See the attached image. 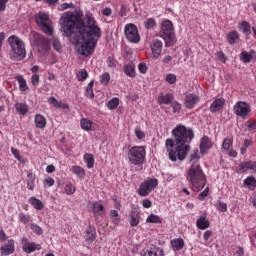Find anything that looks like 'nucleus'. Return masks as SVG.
Returning a JSON list of instances; mask_svg holds the SVG:
<instances>
[{
  "label": "nucleus",
  "instance_id": "nucleus-1",
  "mask_svg": "<svg viewBox=\"0 0 256 256\" xmlns=\"http://www.w3.org/2000/svg\"><path fill=\"white\" fill-rule=\"evenodd\" d=\"M83 11L74 10L64 13L60 18V31L66 37H72L80 55H91L95 51L97 39L101 37V28L97 26L93 14L87 13L83 21Z\"/></svg>",
  "mask_w": 256,
  "mask_h": 256
},
{
  "label": "nucleus",
  "instance_id": "nucleus-2",
  "mask_svg": "<svg viewBox=\"0 0 256 256\" xmlns=\"http://www.w3.org/2000/svg\"><path fill=\"white\" fill-rule=\"evenodd\" d=\"M173 139L168 138L165 142V147L168 152L170 161H185V158L191 151V146L186 143H191L195 137V133L191 128L183 125H178L172 130Z\"/></svg>",
  "mask_w": 256,
  "mask_h": 256
},
{
  "label": "nucleus",
  "instance_id": "nucleus-3",
  "mask_svg": "<svg viewBox=\"0 0 256 256\" xmlns=\"http://www.w3.org/2000/svg\"><path fill=\"white\" fill-rule=\"evenodd\" d=\"M187 179L191 183L193 191H201L207 183V178L199 164H192Z\"/></svg>",
  "mask_w": 256,
  "mask_h": 256
},
{
  "label": "nucleus",
  "instance_id": "nucleus-4",
  "mask_svg": "<svg viewBox=\"0 0 256 256\" xmlns=\"http://www.w3.org/2000/svg\"><path fill=\"white\" fill-rule=\"evenodd\" d=\"M159 36L165 41L166 47H171L177 43L175 28H173V22L171 20H164L162 22Z\"/></svg>",
  "mask_w": 256,
  "mask_h": 256
},
{
  "label": "nucleus",
  "instance_id": "nucleus-5",
  "mask_svg": "<svg viewBox=\"0 0 256 256\" xmlns=\"http://www.w3.org/2000/svg\"><path fill=\"white\" fill-rule=\"evenodd\" d=\"M8 43L12 49L11 59H15L16 61H23L27 55V51L25 50V43H23L22 40L17 36H10L8 38Z\"/></svg>",
  "mask_w": 256,
  "mask_h": 256
},
{
  "label": "nucleus",
  "instance_id": "nucleus-6",
  "mask_svg": "<svg viewBox=\"0 0 256 256\" xmlns=\"http://www.w3.org/2000/svg\"><path fill=\"white\" fill-rule=\"evenodd\" d=\"M145 147L134 146L128 151V161L132 165H143L145 163Z\"/></svg>",
  "mask_w": 256,
  "mask_h": 256
},
{
  "label": "nucleus",
  "instance_id": "nucleus-7",
  "mask_svg": "<svg viewBox=\"0 0 256 256\" xmlns=\"http://www.w3.org/2000/svg\"><path fill=\"white\" fill-rule=\"evenodd\" d=\"M35 21L38 27L46 33V35H53V25L51 24V19H49V15L43 12H39L36 15Z\"/></svg>",
  "mask_w": 256,
  "mask_h": 256
},
{
  "label": "nucleus",
  "instance_id": "nucleus-8",
  "mask_svg": "<svg viewBox=\"0 0 256 256\" xmlns=\"http://www.w3.org/2000/svg\"><path fill=\"white\" fill-rule=\"evenodd\" d=\"M233 111L237 117H241V119H249L251 106L245 101H238L234 105Z\"/></svg>",
  "mask_w": 256,
  "mask_h": 256
},
{
  "label": "nucleus",
  "instance_id": "nucleus-9",
  "mask_svg": "<svg viewBox=\"0 0 256 256\" xmlns=\"http://www.w3.org/2000/svg\"><path fill=\"white\" fill-rule=\"evenodd\" d=\"M34 43L40 55H45V53L49 52V49H51L49 39L45 38L43 35L37 33L34 34Z\"/></svg>",
  "mask_w": 256,
  "mask_h": 256
},
{
  "label": "nucleus",
  "instance_id": "nucleus-10",
  "mask_svg": "<svg viewBox=\"0 0 256 256\" xmlns=\"http://www.w3.org/2000/svg\"><path fill=\"white\" fill-rule=\"evenodd\" d=\"M157 185H158V181L156 178H152L144 181L139 186L138 195H140V197H147V195H149V193H151V191L155 189Z\"/></svg>",
  "mask_w": 256,
  "mask_h": 256
},
{
  "label": "nucleus",
  "instance_id": "nucleus-11",
  "mask_svg": "<svg viewBox=\"0 0 256 256\" xmlns=\"http://www.w3.org/2000/svg\"><path fill=\"white\" fill-rule=\"evenodd\" d=\"M124 33L130 43H139V41H141L139 30L135 24H127L124 28Z\"/></svg>",
  "mask_w": 256,
  "mask_h": 256
},
{
  "label": "nucleus",
  "instance_id": "nucleus-12",
  "mask_svg": "<svg viewBox=\"0 0 256 256\" xmlns=\"http://www.w3.org/2000/svg\"><path fill=\"white\" fill-rule=\"evenodd\" d=\"M152 55L154 59H159L161 56V52L163 51V42L161 40H153L150 45Z\"/></svg>",
  "mask_w": 256,
  "mask_h": 256
},
{
  "label": "nucleus",
  "instance_id": "nucleus-13",
  "mask_svg": "<svg viewBox=\"0 0 256 256\" xmlns=\"http://www.w3.org/2000/svg\"><path fill=\"white\" fill-rule=\"evenodd\" d=\"M1 253L2 255H11L15 253V241L9 240L7 244L1 246Z\"/></svg>",
  "mask_w": 256,
  "mask_h": 256
},
{
  "label": "nucleus",
  "instance_id": "nucleus-14",
  "mask_svg": "<svg viewBox=\"0 0 256 256\" xmlns=\"http://www.w3.org/2000/svg\"><path fill=\"white\" fill-rule=\"evenodd\" d=\"M196 103H199V96L194 95V94L186 95L185 107L187 109H193V107H195Z\"/></svg>",
  "mask_w": 256,
  "mask_h": 256
},
{
  "label": "nucleus",
  "instance_id": "nucleus-15",
  "mask_svg": "<svg viewBox=\"0 0 256 256\" xmlns=\"http://www.w3.org/2000/svg\"><path fill=\"white\" fill-rule=\"evenodd\" d=\"M223 105H225V98H218L214 100L210 106L211 113H217V111H221V109H223Z\"/></svg>",
  "mask_w": 256,
  "mask_h": 256
},
{
  "label": "nucleus",
  "instance_id": "nucleus-16",
  "mask_svg": "<svg viewBox=\"0 0 256 256\" xmlns=\"http://www.w3.org/2000/svg\"><path fill=\"white\" fill-rule=\"evenodd\" d=\"M211 147H213V142H211V139H209V137L204 136L201 139V143H200V152L203 153H207V151H209V149H211Z\"/></svg>",
  "mask_w": 256,
  "mask_h": 256
},
{
  "label": "nucleus",
  "instance_id": "nucleus-17",
  "mask_svg": "<svg viewBox=\"0 0 256 256\" xmlns=\"http://www.w3.org/2000/svg\"><path fill=\"white\" fill-rule=\"evenodd\" d=\"M211 223L207 220L206 215H201L200 219L196 221V226L198 229H201L202 231L205 229H209Z\"/></svg>",
  "mask_w": 256,
  "mask_h": 256
},
{
  "label": "nucleus",
  "instance_id": "nucleus-18",
  "mask_svg": "<svg viewBox=\"0 0 256 256\" xmlns=\"http://www.w3.org/2000/svg\"><path fill=\"white\" fill-rule=\"evenodd\" d=\"M141 221V216L139 215V211L131 210L130 212V225L131 227H137Z\"/></svg>",
  "mask_w": 256,
  "mask_h": 256
},
{
  "label": "nucleus",
  "instance_id": "nucleus-19",
  "mask_svg": "<svg viewBox=\"0 0 256 256\" xmlns=\"http://www.w3.org/2000/svg\"><path fill=\"white\" fill-rule=\"evenodd\" d=\"M171 245L173 251H181V249L185 247V241L183 240V238H176L171 240Z\"/></svg>",
  "mask_w": 256,
  "mask_h": 256
},
{
  "label": "nucleus",
  "instance_id": "nucleus-20",
  "mask_svg": "<svg viewBox=\"0 0 256 256\" xmlns=\"http://www.w3.org/2000/svg\"><path fill=\"white\" fill-rule=\"evenodd\" d=\"M159 105H171L173 103V94H165L158 97Z\"/></svg>",
  "mask_w": 256,
  "mask_h": 256
},
{
  "label": "nucleus",
  "instance_id": "nucleus-21",
  "mask_svg": "<svg viewBox=\"0 0 256 256\" xmlns=\"http://www.w3.org/2000/svg\"><path fill=\"white\" fill-rule=\"evenodd\" d=\"M123 71L127 77H135V64L133 62H129L124 65Z\"/></svg>",
  "mask_w": 256,
  "mask_h": 256
},
{
  "label": "nucleus",
  "instance_id": "nucleus-22",
  "mask_svg": "<svg viewBox=\"0 0 256 256\" xmlns=\"http://www.w3.org/2000/svg\"><path fill=\"white\" fill-rule=\"evenodd\" d=\"M39 250H41V245L35 244L33 242L27 243L26 245L23 246V251H25V253H33L34 251Z\"/></svg>",
  "mask_w": 256,
  "mask_h": 256
},
{
  "label": "nucleus",
  "instance_id": "nucleus-23",
  "mask_svg": "<svg viewBox=\"0 0 256 256\" xmlns=\"http://www.w3.org/2000/svg\"><path fill=\"white\" fill-rule=\"evenodd\" d=\"M35 125L38 129H45L47 125V120L44 118L43 115L37 114L35 116Z\"/></svg>",
  "mask_w": 256,
  "mask_h": 256
},
{
  "label": "nucleus",
  "instance_id": "nucleus-24",
  "mask_svg": "<svg viewBox=\"0 0 256 256\" xmlns=\"http://www.w3.org/2000/svg\"><path fill=\"white\" fill-rule=\"evenodd\" d=\"M15 109L19 115H27L29 113V107L25 103H16Z\"/></svg>",
  "mask_w": 256,
  "mask_h": 256
},
{
  "label": "nucleus",
  "instance_id": "nucleus-25",
  "mask_svg": "<svg viewBox=\"0 0 256 256\" xmlns=\"http://www.w3.org/2000/svg\"><path fill=\"white\" fill-rule=\"evenodd\" d=\"M29 203H31V205L38 211H41V209H43L45 207L43 202L41 200L37 199L36 197H30Z\"/></svg>",
  "mask_w": 256,
  "mask_h": 256
},
{
  "label": "nucleus",
  "instance_id": "nucleus-26",
  "mask_svg": "<svg viewBox=\"0 0 256 256\" xmlns=\"http://www.w3.org/2000/svg\"><path fill=\"white\" fill-rule=\"evenodd\" d=\"M92 206H93L92 211L94 215H101V213L105 211V207H103V204H100L99 202H93Z\"/></svg>",
  "mask_w": 256,
  "mask_h": 256
},
{
  "label": "nucleus",
  "instance_id": "nucleus-27",
  "mask_svg": "<svg viewBox=\"0 0 256 256\" xmlns=\"http://www.w3.org/2000/svg\"><path fill=\"white\" fill-rule=\"evenodd\" d=\"M97 237V233L95 232V228H88L86 230V235H85V239L86 241H95Z\"/></svg>",
  "mask_w": 256,
  "mask_h": 256
},
{
  "label": "nucleus",
  "instance_id": "nucleus-28",
  "mask_svg": "<svg viewBox=\"0 0 256 256\" xmlns=\"http://www.w3.org/2000/svg\"><path fill=\"white\" fill-rule=\"evenodd\" d=\"M226 39L230 45H234L237 39H239V33H237V31H232L226 36Z\"/></svg>",
  "mask_w": 256,
  "mask_h": 256
},
{
  "label": "nucleus",
  "instance_id": "nucleus-29",
  "mask_svg": "<svg viewBox=\"0 0 256 256\" xmlns=\"http://www.w3.org/2000/svg\"><path fill=\"white\" fill-rule=\"evenodd\" d=\"M240 31H242L246 36L251 35V25H249V22L243 21L240 24Z\"/></svg>",
  "mask_w": 256,
  "mask_h": 256
},
{
  "label": "nucleus",
  "instance_id": "nucleus-30",
  "mask_svg": "<svg viewBox=\"0 0 256 256\" xmlns=\"http://www.w3.org/2000/svg\"><path fill=\"white\" fill-rule=\"evenodd\" d=\"M84 161L87 163L88 169H93L95 165V158H93L92 154H85Z\"/></svg>",
  "mask_w": 256,
  "mask_h": 256
},
{
  "label": "nucleus",
  "instance_id": "nucleus-31",
  "mask_svg": "<svg viewBox=\"0 0 256 256\" xmlns=\"http://www.w3.org/2000/svg\"><path fill=\"white\" fill-rule=\"evenodd\" d=\"M27 177H28V180H27L28 189H30V191H33L35 189V175L30 172L27 175Z\"/></svg>",
  "mask_w": 256,
  "mask_h": 256
},
{
  "label": "nucleus",
  "instance_id": "nucleus-32",
  "mask_svg": "<svg viewBox=\"0 0 256 256\" xmlns=\"http://www.w3.org/2000/svg\"><path fill=\"white\" fill-rule=\"evenodd\" d=\"M49 103L51 105H53V107H59V108L62 107L63 109H67V107H69V106H67V104L61 103L60 101L55 99V97H53V96L49 98Z\"/></svg>",
  "mask_w": 256,
  "mask_h": 256
},
{
  "label": "nucleus",
  "instance_id": "nucleus-33",
  "mask_svg": "<svg viewBox=\"0 0 256 256\" xmlns=\"http://www.w3.org/2000/svg\"><path fill=\"white\" fill-rule=\"evenodd\" d=\"M239 171H249V169L253 170V162L251 161H246V162H242L240 165H239Z\"/></svg>",
  "mask_w": 256,
  "mask_h": 256
},
{
  "label": "nucleus",
  "instance_id": "nucleus-34",
  "mask_svg": "<svg viewBox=\"0 0 256 256\" xmlns=\"http://www.w3.org/2000/svg\"><path fill=\"white\" fill-rule=\"evenodd\" d=\"M80 125L84 131H91L92 124L87 118H83L80 121Z\"/></svg>",
  "mask_w": 256,
  "mask_h": 256
},
{
  "label": "nucleus",
  "instance_id": "nucleus-35",
  "mask_svg": "<svg viewBox=\"0 0 256 256\" xmlns=\"http://www.w3.org/2000/svg\"><path fill=\"white\" fill-rule=\"evenodd\" d=\"M17 81L19 83L20 91H27L29 87L27 86V81H25V78L23 76H18Z\"/></svg>",
  "mask_w": 256,
  "mask_h": 256
},
{
  "label": "nucleus",
  "instance_id": "nucleus-36",
  "mask_svg": "<svg viewBox=\"0 0 256 256\" xmlns=\"http://www.w3.org/2000/svg\"><path fill=\"white\" fill-rule=\"evenodd\" d=\"M72 173H74V175H77V177H85V170L81 168V166H73Z\"/></svg>",
  "mask_w": 256,
  "mask_h": 256
},
{
  "label": "nucleus",
  "instance_id": "nucleus-37",
  "mask_svg": "<svg viewBox=\"0 0 256 256\" xmlns=\"http://www.w3.org/2000/svg\"><path fill=\"white\" fill-rule=\"evenodd\" d=\"M107 107L110 110L117 109L119 107V98H112L108 103Z\"/></svg>",
  "mask_w": 256,
  "mask_h": 256
},
{
  "label": "nucleus",
  "instance_id": "nucleus-38",
  "mask_svg": "<svg viewBox=\"0 0 256 256\" xmlns=\"http://www.w3.org/2000/svg\"><path fill=\"white\" fill-rule=\"evenodd\" d=\"M240 59L241 61H243V63H250L251 59H253V55H251L249 52H242L240 55Z\"/></svg>",
  "mask_w": 256,
  "mask_h": 256
},
{
  "label": "nucleus",
  "instance_id": "nucleus-39",
  "mask_svg": "<svg viewBox=\"0 0 256 256\" xmlns=\"http://www.w3.org/2000/svg\"><path fill=\"white\" fill-rule=\"evenodd\" d=\"M77 80L78 81H85L87 77H89V74L87 73V70L81 69L77 74H76Z\"/></svg>",
  "mask_w": 256,
  "mask_h": 256
},
{
  "label": "nucleus",
  "instance_id": "nucleus-40",
  "mask_svg": "<svg viewBox=\"0 0 256 256\" xmlns=\"http://www.w3.org/2000/svg\"><path fill=\"white\" fill-rule=\"evenodd\" d=\"M201 159V156H199V150L196 149L191 155H190V161L193 162L192 165H198L197 161Z\"/></svg>",
  "mask_w": 256,
  "mask_h": 256
},
{
  "label": "nucleus",
  "instance_id": "nucleus-41",
  "mask_svg": "<svg viewBox=\"0 0 256 256\" xmlns=\"http://www.w3.org/2000/svg\"><path fill=\"white\" fill-rule=\"evenodd\" d=\"M146 223H161V218L155 214H150L146 219Z\"/></svg>",
  "mask_w": 256,
  "mask_h": 256
},
{
  "label": "nucleus",
  "instance_id": "nucleus-42",
  "mask_svg": "<svg viewBox=\"0 0 256 256\" xmlns=\"http://www.w3.org/2000/svg\"><path fill=\"white\" fill-rule=\"evenodd\" d=\"M232 143L233 140H231L229 137H226L222 142V149H224V151H229Z\"/></svg>",
  "mask_w": 256,
  "mask_h": 256
},
{
  "label": "nucleus",
  "instance_id": "nucleus-43",
  "mask_svg": "<svg viewBox=\"0 0 256 256\" xmlns=\"http://www.w3.org/2000/svg\"><path fill=\"white\" fill-rule=\"evenodd\" d=\"M110 216L113 220V223H115V225H117L121 221V218H119V212L117 210H112L110 212Z\"/></svg>",
  "mask_w": 256,
  "mask_h": 256
},
{
  "label": "nucleus",
  "instance_id": "nucleus-44",
  "mask_svg": "<svg viewBox=\"0 0 256 256\" xmlns=\"http://www.w3.org/2000/svg\"><path fill=\"white\" fill-rule=\"evenodd\" d=\"M100 82L103 84V85H109V81H111V75H109L108 72L102 74L100 76Z\"/></svg>",
  "mask_w": 256,
  "mask_h": 256
},
{
  "label": "nucleus",
  "instance_id": "nucleus-45",
  "mask_svg": "<svg viewBox=\"0 0 256 256\" xmlns=\"http://www.w3.org/2000/svg\"><path fill=\"white\" fill-rule=\"evenodd\" d=\"M51 44L53 49H55V51H61V42L59 41V39H57L56 37H53L51 40Z\"/></svg>",
  "mask_w": 256,
  "mask_h": 256
},
{
  "label": "nucleus",
  "instance_id": "nucleus-46",
  "mask_svg": "<svg viewBox=\"0 0 256 256\" xmlns=\"http://www.w3.org/2000/svg\"><path fill=\"white\" fill-rule=\"evenodd\" d=\"M244 185H247L248 187H256V180L255 177L251 176L244 180Z\"/></svg>",
  "mask_w": 256,
  "mask_h": 256
},
{
  "label": "nucleus",
  "instance_id": "nucleus-47",
  "mask_svg": "<svg viewBox=\"0 0 256 256\" xmlns=\"http://www.w3.org/2000/svg\"><path fill=\"white\" fill-rule=\"evenodd\" d=\"M30 228L36 235H43V229L37 224H31Z\"/></svg>",
  "mask_w": 256,
  "mask_h": 256
},
{
  "label": "nucleus",
  "instance_id": "nucleus-48",
  "mask_svg": "<svg viewBox=\"0 0 256 256\" xmlns=\"http://www.w3.org/2000/svg\"><path fill=\"white\" fill-rule=\"evenodd\" d=\"M64 191L67 195H73L75 193V186L73 184H66Z\"/></svg>",
  "mask_w": 256,
  "mask_h": 256
},
{
  "label": "nucleus",
  "instance_id": "nucleus-49",
  "mask_svg": "<svg viewBox=\"0 0 256 256\" xmlns=\"http://www.w3.org/2000/svg\"><path fill=\"white\" fill-rule=\"evenodd\" d=\"M166 81L170 85H173V83L177 82V75H175V74H167L166 75Z\"/></svg>",
  "mask_w": 256,
  "mask_h": 256
},
{
  "label": "nucleus",
  "instance_id": "nucleus-50",
  "mask_svg": "<svg viewBox=\"0 0 256 256\" xmlns=\"http://www.w3.org/2000/svg\"><path fill=\"white\" fill-rule=\"evenodd\" d=\"M156 25H157V22H155V19H153V18H149L145 22L146 29H153V27H155Z\"/></svg>",
  "mask_w": 256,
  "mask_h": 256
},
{
  "label": "nucleus",
  "instance_id": "nucleus-51",
  "mask_svg": "<svg viewBox=\"0 0 256 256\" xmlns=\"http://www.w3.org/2000/svg\"><path fill=\"white\" fill-rule=\"evenodd\" d=\"M245 126L247 127L248 131H256V121L254 122L247 121L245 123Z\"/></svg>",
  "mask_w": 256,
  "mask_h": 256
},
{
  "label": "nucleus",
  "instance_id": "nucleus-52",
  "mask_svg": "<svg viewBox=\"0 0 256 256\" xmlns=\"http://www.w3.org/2000/svg\"><path fill=\"white\" fill-rule=\"evenodd\" d=\"M217 209H218V211L225 213L227 211V203L219 201L217 204Z\"/></svg>",
  "mask_w": 256,
  "mask_h": 256
},
{
  "label": "nucleus",
  "instance_id": "nucleus-53",
  "mask_svg": "<svg viewBox=\"0 0 256 256\" xmlns=\"http://www.w3.org/2000/svg\"><path fill=\"white\" fill-rule=\"evenodd\" d=\"M207 195H209V187H206L205 190L199 194L198 199L203 201Z\"/></svg>",
  "mask_w": 256,
  "mask_h": 256
},
{
  "label": "nucleus",
  "instance_id": "nucleus-54",
  "mask_svg": "<svg viewBox=\"0 0 256 256\" xmlns=\"http://www.w3.org/2000/svg\"><path fill=\"white\" fill-rule=\"evenodd\" d=\"M106 63L110 69L115 68V59L111 56H109L106 60Z\"/></svg>",
  "mask_w": 256,
  "mask_h": 256
},
{
  "label": "nucleus",
  "instance_id": "nucleus-55",
  "mask_svg": "<svg viewBox=\"0 0 256 256\" xmlns=\"http://www.w3.org/2000/svg\"><path fill=\"white\" fill-rule=\"evenodd\" d=\"M171 106L174 113H179V111H181V104H179V102H172Z\"/></svg>",
  "mask_w": 256,
  "mask_h": 256
},
{
  "label": "nucleus",
  "instance_id": "nucleus-56",
  "mask_svg": "<svg viewBox=\"0 0 256 256\" xmlns=\"http://www.w3.org/2000/svg\"><path fill=\"white\" fill-rule=\"evenodd\" d=\"M31 83H32V85H34V86L39 85V74H34V75H32V77H31Z\"/></svg>",
  "mask_w": 256,
  "mask_h": 256
},
{
  "label": "nucleus",
  "instance_id": "nucleus-57",
  "mask_svg": "<svg viewBox=\"0 0 256 256\" xmlns=\"http://www.w3.org/2000/svg\"><path fill=\"white\" fill-rule=\"evenodd\" d=\"M135 135H136L137 139H143L145 137V133L143 131H141L140 128L135 129Z\"/></svg>",
  "mask_w": 256,
  "mask_h": 256
},
{
  "label": "nucleus",
  "instance_id": "nucleus-58",
  "mask_svg": "<svg viewBox=\"0 0 256 256\" xmlns=\"http://www.w3.org/2000/svg\"><path fill=\"white\" fill-rule=\"evenodd\" d=\"M138 69H139L140 73H144V74L147 73V64L140 63L138 65Z\"/></svg>",
  "mask_w": 256,
  "mask_h": 256
},
{
  "label": "nucleus",
  "instance_id": "nucleus-59",
  "mask_svg": "<svg viewBox=\"0 0 256 256\" xmlns=\"http://www.w3.org/2000/svg\"><path fill=\"white\" fill-rule=\"evenodd\" d=\"M216 55L219 61H222V63H225L227 61V58L225 57V54L223 52H217Z\"/></svg>",
  "mask_w": 256,
  "mask_h": 256
},
{
  "label": "nucleus",
  "instance_id": "nucleus-60",
  "mask_svg": "<svg viewBox=\"0 0 256 256\" xmlns=\"http://www.w3.org/2000/svg\"><path fill=\"white\" fill-rule=\"evenodd\" d=\"M12 154L14 155V157L16 159H18V161H21V154L19 153V150L15 149V148H11Z\"/></svg>",
  "mask_w": 256,
  "mask_h": 256
},
{
  "label": "nucleus",
  "instance_id": "nucleus-61",
  "mask_svg": "<svg viewBox=\"0 0 256 256\" xmlns=\"http://www.w3.org/2000/svg\"><path fill=\"white\" fill-rule=\"evenodd\" d=\"M86 97L89 99H94L95 94L93 93V90L91 88H86Z\"/></svg>",
  "mask_w": 256,
  "mask_h": 256
},
{
  "label": "nucleus",
  "instance_id": "nucleus-62",
  "mask_svg": "<svg viewBox=\"0 0 256 256\" xmlns=\"http://www.w3.org/2000/svg\"><path fill=\"white\" fill-rule=\"evenodd\" d=\"M142 205H143L144 209H150V207L152 205L151 200H149V199L143 200Z\"/></svg>",
  "mask_w": 256,
  "mask_h": 256
},
{
  "label": "nucleus",
  "instance_id": "nucleus-63",
  "mask_svg": "<svg viewBox=\"0 0 256 256\" xmlns=\"http://www.w3.org/2000/svg\"><path fill=\"white\" fill-rule=\"evenodd\" d=\"M19 217H20L21 223H29V216L25 214H20Z\"/></svg>",
  "mask_w": 256,
  "mask_h": 256
},
{
  "label": "nucleus",
  "instance_id": "nucleus-64",
  "mask_svg": "<svg viewBox=\"0 0 256 256\" xmlns=\"http://www.w3.org/2000/svg\"><path fill=\"white\" fill-rule=\"evenodd\" d=\"M112 11L111 8L106 7L102 10V15H104L105 17H109L111 15Z\"/></svg>",
  "mask_w": 256,
  "mask_h": 256
}]
</instances>
